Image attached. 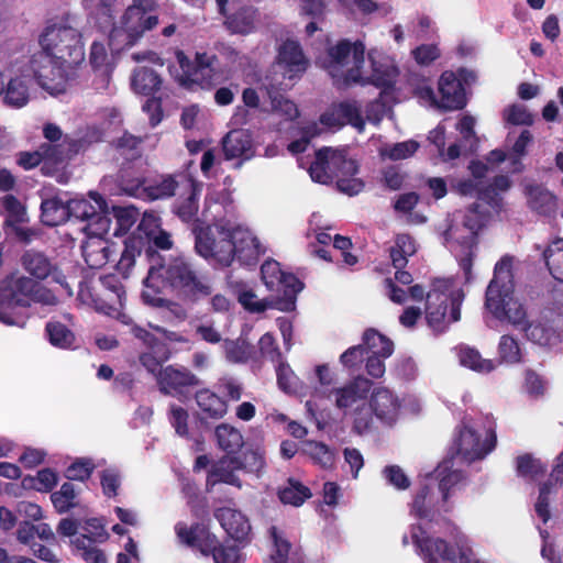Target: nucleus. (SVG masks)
I'll list each match as a JSON object with an SVG mask.
<instances>
[{
	"mask_svg": "<svg viewBox=\"0 0 563 563\" xmlns=\"http://www.w3.org/2000/svg\"><path fill=\"white\" fill-rule=\"evenodd\" d=\"M452 286L451 279L434 278L426 295V320L434 331L443 332L448 324L461 319L464 292L453 290Z\"/></svg>",
	"mask_w": 563,
	"mask_h": 563,
	"instance_id": "obj_6",
	"label": "nucleus"
},
{
	"mask_svg": "<svg viewBox=\"0 0 563 563\" xmlns=\"http://www.w3.org/2000/svg\"><path fill=\"white\" fill-rule=\"evenodd\" d=\"M456 355L462 366L474 372L490 373L495 369V364L492 360L483 358L478 350L470 345H459L456 347Z\"/></svg>",
	"mask_w": 563,
	"mask_h": 563,
	"instance_id": "obj_36",
	"label": "nucleus"
},
{
	"mask_svg": "<svg viewBox=\"0 0 563 563\" xmlns=\"http://www.w3.org/2000/svg\"><path fill=\"white\" fill-rule=\"evenodd\" d=\"M29 81L30 79L25 76L12 78L3 89L4 103L13 108L24 107L30 97Z\"/></svg>",
	"mask_w": 563,
	"mask_h": 563,
	"instance_id": "obj_38",
	"label": "nucleus"
},
{
	"mask_svg": "<svg viewBox=\"0 0 563 563\" xmlns=\"http://www.w3.org/2000/svg\"><path fill=\"white\" fill-rule=\"evenodd\" d=\"M269 533L275 548L272 554L273 561L275 563H286L290 550V543L284 538L283 533L276 527H272L269 529Z\"/></svg>",
	"mask_w": 563,
	"mask_h": 563,
	"instance_id": "obj_59",
	"label": "nucleus"
},
{
	"mask_svg": "<svg viewBox=\"0 0 563 563\" xmlns=\"http://www.w3.org/2000/svg\"><path fill=\"white\" fill-rule=\"evenodd\" d=\"M89 201L84 198L69 200L70 218L86 221L82 230L86 234H106L110 230L111 219L104 200L96 192H90Z\"/></svg>",
	"mask_w": 563,
	"mask_h": 563,
	"instance_id": "obj_11",
	"label": "nucleus"
},
{
	"mask_svg": "<svg viewBox=\"0 0 563 563\" xmlns=\"http://www.w3.org/2000/svg\"><path fill=\"white\" fill-rule=\"evenodd\" d=\"M440 101L438 107L446 111L462 110L467 104L465 87L452 70L441 74L438 82Z\"/></svg>",
	"mask_w": 563,
	"mask_h": 563,
	"instance_id": "obj_17",
	"label": "nucleus"
},
{
	"mask_svg": "<svg viewBox=\"0 0 563 563\" xmlns=\"http://www.w3.org/2000/svg\"><path fill=\"white\" fill-rule=\"evenodd\" d=\"M336 154H341V150L330 147L321 148L316 153V159L309 168V174L313 181L327 185L333 179L336 180V168L338 170L341 169L339 164L331 163Z\"/></svg>",
	"mask_w": 563,
	"mask_h": 563,
	"instance_id": "obj_24",
	"label": "nucleus"
},
{
	"mask_svg": "<svg viewBox=\"0 0 563 563\" xmlns=\"http://www.w3.org/2000/svg\"><path fill=\"white\" fill-rule=\"evenodd\" d=\"M89 62L96 69H101L104 80L109 81L108 54L103 43L95 41L90 48Z\"/></svg>",
	"mask_w": 563,
	"mask_h": 563,
	"instance_id": "obj_56",
	"label": "nucleus"
},
{
	"mask_svg": "<svg viewBox=\"0 0 563 563\" xmlns=\"http://www.w3.org/2000/svg\"><path fill=\"white\" fill-rule=\"evenodd\" d=\"M198 407L211 418H221L227 413L225 401L209 389L199 390L196 394Z\"/></svg>",
	"mask_w": 563,
	"mask_h": 563,
	"instance_id": "obj_41",
	"label": "nucleus"
},
{
	"mask_svg": "<svg viewBox=\"0 0 563 563\" xmlns=\"http://www.w3.org/2000/svg\"><path fill=\"white\" fill-rule=\"evenodd\" d=\"M40 44L42 52L31 59L34 76L51 93H60L85 60L79 21L71 15L55 21L45 29Z\"/></svg>",
	"mask_w": 563,
	"mask_h": 563,
	"instance_id": "obj_1",
	"label": "nucleus"
},
{
	"mask_svg": "<svg viewBox=\"0 0 563 563\" xmlns=\"http://www.w3.org/2000/svg\"><path fill=\"white\" fill-rule=\"evenodd\" d=\"M157 385L161 393L183 398L186 397V388L198 386L199 379L186 368L167 366L158 372Z\"/></svg>",
	"mask_w": 563,
	"mask_h": 563,
	"instance_id": "obj_15",
	"label": "nucleus"
},
{
	"mask_svg": "<svg viewBox=\"0 0 563 563\" xmlns=\"http://www.w3.org/2000/svg\"><path fill=\"white\" fill-rule=\"evenodd\" d=\"M371 382L364 377H356L341 388H335L332 394L335 397V406L339 409H347L360 401H364L371 390Z\"/></svg>",
	"mask_w": 563,
	"mask_h": 563,
	"instance_id": "obj_25",
	"label": "nucleus"
},
{
	"mask_svg": "<svg viewBox=\"0 0 563 563\" xmlns=\"http://www.w3.org/2000/svg\"><path fill=\"white\" fill-rule=\"evenodd\" d=\"M41 209L42 221L49 227L62 224L70 218L69 201L64 202L57 197L44 200Z\"/></svg>",
	"mask_w": 563,
	"mask_h": 563,
	"instance_id": "obj_35",
	"label": "nucleus"
},
{
	"mask_svg": "<svg viewBox=\"0 0 563 563\" xmlns=\"http://www.w3.org/2000/svg\"><path fill=\"white\" fill-rule=\"evenodd\" d=\"M488 214L479 210L478 203H473L466 210L462 225L448 221L446 228L441 233L443 244L456 242L463 247H476L478 233L486 225Z\"/></svg>",
	"mask_w": 563,
	"mask_h": 563,
	"instance_id": "obj_12",
	"label": "nucleus"
},
{
	"mask_svg": "<svg viewBox=\"0 0 563 563\" xmlns=\"http://www.w3.org/2000/svg\"><path fill=\"white\" fill-rule=\"evenodd\" d=\"M162 79L152 68L139 67L131 76V88L135 93L150 96L161 88Z\"/></svg>",
	"mask_w": 563,
	"mask_h": 563,
	"instance_id": "obj_33",
	"label": "nucleus"
},
{
	"mask_svg": "<svg viewBox=\"0 0 563 563\" xmlns=\"http://www.w3.org/2000/svg\"><path fill=\"white\" fill-rule=\"evenodd\" d=\"M306 451L323 467L330 466L333 462V454L330 452L329 448L321 442H307Z\"/></svg>",
	"mask_w": 563,
	"mask_h": 563,
	"instance_id": "obj_61",
	"label": "nucleus"
},
{
	"mask_svg": "<svg viewBox=\"0 0 563 563\" xmlns=\"http://www.w3.org/2000/svg\"><path fill=\"white\" fill-rule=\"evenodd\" d=\"M363 341L368 354L366 362L367 373L373 377H382L385 373L384 360L387 352V342L384 335L373 329H368L363 335Z\"/></svg>",
	"mask_w": 563,
	"mask_h": 563,
	"instance_id": "obj_21",
	"label": "nucleus"
},
{
	"mask_svg": "<svg viewBox=\"0 0 563 563\" xmlns=\"http://www.w3.org/2000/svg\"><path fill=\"white\" fill-rule=\"evenodd\" d=\"M542 255L552 277L563 283V239L553 240Z\"/></svg>",
	"mask_w": 563,
	"mask_h": 563,
	"instance_id": "obj_39",
	"label": "nucleus"
},
{
	"mask_svg": "<svg viewBox=\"0 0 563 563\" xmlns=\"http://www.w3.org/2000/svg\"><path fill=\"white\" fill-rule=\"evenodd\" d=\"M497 444V435L494 429H488L485 440L482 442L476 430L465 421L457 428V435L453 443L454 454L461 456L467 463L484 459Z\"/></svg>",
	"mask_w": 563,
	"mask_h": 563,
	"instance_id": "obj_13",
	"label": "nucleus"
},
{
	"mask_svg": "<svg viewBox=\"0 0 563 563\" xmlns=\"http://www.w3.org/2000/svg\"><path fill=\"white\" fill-rule=\"evenodd\" d=\"M529 208L540 216H552L558 209V198L541 185H528L525 188Z\"/></svg>",
	"mask_w": 563,
	"mask_h": 563,
	"instance_id": "obj_28",
	"label": "nucleus"
},
{
	"mask_svg": "<svg viewBox=\"0 0 563 563\" xmlns=\"http://www.w3.org/2000/svg\"><path fill=\"white\" fill-rule=\"evenodd\" d=\"M175 531L180 542L200 550L203 554L212 553L216 563H235L239 560L235 547L219 545L216 536L201 525L188 528L185 523L178 522Z\"/></svg>",
	"mask_w": 563,
	"mask_h": 563,
	"instance_id": "obj_9",
	"label": "nucleus"
},
{
	"mask_svg": "<svg viewBox=\"0 0 563 563\" xmlns=\"http://www.w3.org/2000/svg\"><path fill=\"white\" fill-rule=\"evenodd\" d=\"M331 163L339 164L336 169V187L338 189L349 196L357 195L363 189V181L355 178L357 173V165L354 159L347 157L346 151L341 150V154H336Z\"/></svg>",
	"mask_w": 563,
	"mask_h": 563,
	"instance_id": "obj_22",
	"label": "nucleus"
},
{
	"mask_svg": "<svg viewBox=\"0 0 563 563\" xmlns=\"http://www.w3.org/2000/svg\"><path fill=\"white\" fill-rule=\"evenodd\" d=\"M102 235L87 234V239L81 245L85 262L93 269L103 267L109 261V242Z\"/></svg>",
	"mask_w": 563,
	"mask_h": 563,
	"instance_id": "obj_27",
	"label": "nucleus"
},
{
	"mask_svg": "<svg viewBox=\"0 0 563 563\" xmlns=\"http://www.w3.org/2000/svg\"><path fill=\"white\" fill-rule=\"evenodd\" d=\"M95 468L89 459H79L67 468V477L71 481H81L89 478Z\"/></svg>",
	"mask_w": 563,
	"mask_h": 563,
	"instance_id": "obj_62",
	"label": "nucleus"
},
{
	"mask_svg": "<svg viewBox=\"0 0 563 563\" xmlns=\"http://www.w3.org/2000/svg\"><path fill=\"white\" fill-rule=\"evenodd\" d=\"M82 531L84 532L73 541L75 548H84L86 543L102 542L108 538L103 525L97 518L87 519Z\"/></svg>",
	"mask_w": 563,
	"mask_h": 563,
	"instance_id": "obj_43",
	"label": "nucleus"
},
{
	"mask_svg": "<svg viewBox=\"0 0 563 563\" xmlns=\"http://www.w3.org/2000/svg\"><path fill=\"white\" fill-rule=\"evenodd\" d=\"M498 355L501 363L517 364L521 362V349L517 339L510 334H504L499 339Z\"/></svg>",
	"mask_w": 563,
	"mask_h": 563,
	"instance_id": "obj_47",
	"label": "nucleus"
},
{
	"mask_svg": "<svg viewBox=\"0 0 563 563\" xmlns=\"http://www.w3.org/2000/svg\"><path fill=\"white\" fill-rule=\"evenodd\" d=\"M224 351L227 358L232 363H245L254 356L253 346L244 338L225 340Z\"/></svg>",
	"mask_w": 563,
	"mask_h": 563,
	"instance_id": "obj_44",
	"label": "nucleus"
},
{
	"mask_svg": "<svg viewBox=\"0 0 563 563\" xmlns=\"http://www.w3.org/2000/svg\"><path fill=\"white\" fill-rule=\"evenodd\" d=\"M417 64L428 66L440 57V49L435 44H421L411 52Z\"/></svg>",
	"mask_w": 563,
	"mask_h": 563,
	"instance_id": "obj_63",
	"label": "nucleus"
},
{
	"mask_svg": "<svg viewBox=\"0 0 563 563\" xmlns=\"http://www.w3.org/2000/svg\"><path fill=\"white\" fill-rule=\"evenodd\" d=\"M278 496L284 504L300 506L306 499L311 497V493L308 487L299 482L289 479L287 485L279 489Z\"/></svg>",
	"mask_w": 563,
	"mask_h": 563,
	"instance_id": "obj_45",
	"label": "nucleus"
},
{
	"mask_svg": "<svg viewBox=\"0 0 563 563\" xmlns=\"http://www.w3.org/2000/svg\"><path fill=\"white\" fill-rule=\"evenodd\" d=\"M271 111L285 121H292L299 115L297 104L283 95L271 96Z\"/></svg>",
	"mask_w": 563,
	"mask_h": 563,
	"instance_id": "obj_49",
	"label": "nucleus"
},
{
	"mask_svg": "<svg viewBox=\"0 0 563 563\" xmlns=\"http://www.w3.org/2000/svg\"><path fill=\"white\" fill-rule=\"evenodd\" d=\"M238 463L239 457L236 456H228L218 461L212 465L209 472L207 479L208 485L213 486L218 483H225L241 488L242 483L238 476V472H240L241 468H239Z\"/></svg>",
	"mask_w": 563,
	"mask_h": 563,
	"instance_id": "obj_29",
	"label": "nucleus"
},
{
	"mask_svg": "<svg viewBox=\"0 0 563 563\" xmlns=\"http://www.w3.org/2000/svg\"><path fill=\"white\" fill-rule=\"evenodd\" d=\"M416 242L409 234H398L395 240V246L389 247V260L393 267L406 266L408 257L416 253Z\"/></svg>",
	"mask_w": 563,
	"mask_h": 563,
	"instance_id": "obj_40",
	"label": "nucleus"
},
{
	"mask_svg": "<svg viewBox=\"0 0 563 563\" xmlns=\"http://www.w3.org/2000/svg\"><path fill=\"white\" fill-rule=\"evenodd\" d=\"M177 181L170 177H164L159 183L150 186L146 190L151 199H164L172 197L177 188Z\"/></svg>",
	"mask_w": 563,
	"mask_h": 563,
	"instance_id": "obj_60",
	"label": "nucleus"
},
{
	"mask_svg": "<svg viewBox=\"0 0 563 563\" xmlns=\"http://www.w3.org/2000/svg\"><path fill=\"white\" fill-rule=\"evenodd\" d=\"M320 122L328 128H341L351 124L358 132L364 129V120L361 117L360 108L355 102L349 101L333 104L321 115Z\"/></svg>",
	"mask_w": 563,
	"mask_h": 563,
	"instance_id": "obj_19",
	"label": "nucleus"
},
{
	"mask_svg": "<svg viewBox=\"0 0 563 563\" xmlns=\"http://www.w3.org/2000/svg\"><path fill=\"white\" fill-rule=\"evenodd\" d=\"M222 148L225 159H249L253 156L251 134L245 130H232L222 140Z\"/></svg>",
	"mask_w": 563,
	"mask_h": 563,
	"instance_id": "obj_26",
	"label": "nucleus"
},
{
	"mask_svg": "<svg viewBox=\"0 0 563 563\" xmlns=\"http://www.w3.org/2000/svg\"><path fill=\"white\" fill-rule=\"evenodd\" d=\"M308 64L309 60L297 41L286 40L278 47L276 67L279 68L284 77L292 79L300 76L306 71Z\"/></svg>",
	"mask_w": 563,
	"mask_h": 563,
	"instance_id": "obj_16",
	"label": "nucleus"
},
{
	"mask_svg": "<svg viewBox=\"0 0 563 563\" xmlns=\"http://www.w3.org/2000/svg\"><path fill=\"white\" fill-rule=\"evenodd\" d=\"M140 145L141 139L129 133H124L115 142L117 151L126 161H133L141 155Z\"/></svg>",
	"mask_w": 563,
	"mask_h": 563,
	"instance_id": "obj_51",
	"label": "nucleus"
},
{
	"mask_svg": "<svg viewBox=\"0 0 563 563\" xmlns=\"http://www.w3.org/2000/svg\"><path fill=\"white\" fill-rule=\"evenodd\" d=\"M176 57L184 73L181 84L186 85L187 82H191L202 85L211 77V66L214 60L213 56L206 53L197 54L195 64H191L183 52H177Z\"/></svg>",
	"mask_w": 563,
	"mask_h": 563,
	"instance_id": "obj_23",
	"label": "nucleus"
},
{
	"mask_svg": "<svg viewBox=\"0 0 563 563\" xmlns=\"http://www.w3.org/2000/svg\"><path fill=\"white\" fill-rule=\"evenodd\" d=\"M512 258L501 257L495 265L494 277L485 292V308L498 321H508L515 327L523 325L526 336L534 344L552 347L563 342V328L549 320L527 322V311L515 297L511 274Z\"/></svg>",
	"mask_w": 563,
	"mask_h": 563,
	"instance_id": "obj_2",
	"label": "nucleus"
},
{
	"mask_svg": "<svg viewBox=\"0 0 563 563\" xmlns=\"http://www.w3.org/2000/svg\"><path fill=\"white\" fill-rule=\"evenodd\" d=\"M190 189V196L178 208V216L185 220H191L198 211L197 196L201 192V185L192 181L187 183Z\"/></svg>",
	"mask_w": 563,
	"mask_h": 563,
	"instance_id": "obj_53",
	"label": "nucleus"
},
{
	"mask_svg": "<svg viewBox=\"0 0 563 563\" xmlns=\"http://www.w3.org/2000/svg\"><path fill=\"white\" fill-rule=\"evenodd\" d=\"M161 280L164 287L198 300L211 295L212 287L207 277L200 276L192 264L184 256H170L162 264L151 265L144 280L142 291L143 301L152 307L165 308L178 319H185L186 312L176 302L159 295L156 282Z\"/></svg>",
	"mask_w": 563,
	"mask_h": 563,
	"instance_id": "obj_4",
	"label": "nucleus"
},
{
	"mask_svg": "<svg viewBox=\"0 0 563 563\" xmlns=\"http://www.w3.org/2000/svg\"><path fill=\"white\" fill-rule=\"evenodd\" d=\"M76 492L71 483H64L58 492L52 495V501L58 512H66L75 506Z\"/></svg>",
	"mask_w": 563,
	"mask_h": 563,
	"instance_id": "obj_52",
	"label": "nucleus"
},
{
	"mask_svg": "<svg viewBox=\"0 0 563 563\" xmlns=\"http://www.w3.org/2000/svg\"><path fill=\"white\" fill-rule=\"evenodd\" d=\"M214 435L218 445L229 453L239 451L243 446V435L236 428L222 423L216 428Z\"/></svg>",
	"mask_w": 563,
	"mask_h": 563,
	"instance_id": "obj_42",
	"label": "nucleus"
},
{
	"mask_svg": "<svg viewBox=\"0 0 563 563\" xmlns=\"http://www.w3.org/2000/svg\"><path fill=\"white\" fill-rule=\"evenodd\" d=\"M419 199V195L415 191L400 194L396 197L393 208L397 213L411 218V212L417 207Z\"/></svg>",
	"mask_w": 563,
	"mask_h": 563,
	"instance_id": "obj_64",
	"label": "nucleus"
},
{
	"mask_svg": "<svg viewBox=\"0 0 563 563\" xmlns=\"http://www.w3.org/2000/svg\"><path fill=\"white\" fill-rule=\"evenodd\" d=\"M262 279L271 290L283 292V298L275 302V308L290 311L295 308L296 296L302 290L303 284L292 274L280 269L278 262L266 261L261 268Z\"/></svg>",
	"mask_w": 563,
	"mask_h": 563,
	"instance_id": "obj_10",
	"label": "nucleus"
},
{
	"mask_svg": "<svg viewBox=\"0 0 563 563\" xmlns=\"http://www.w3.org/2000/svg\"><path fill=\"white\" fill-rule=\"evenodd\" d=\"M46 332L51 344L56 347L69 349L74 344V333L60 322H48L46 324Z\"/></svg>",
	"mask_w": 563,
	"mask_h": 563,
	"instance_id": "obj_46",
	"label": "nucleus"
},
{
	"mask_svg": "<svg viewBox=\"0 0 563 563\" xmlns=\"http://www.w3.org/2000/svg\"><path fill=\"white\" fill-rule=\"evenodd\" d=\"M413 508L419 518H429L433 512L431 488L424 485L420 488L413 499Z\"/></svg>",
	"mask_w": 563,
	"mask_h": 563,
	"instance_id": "obj_57",
	"label": "nucleus"
},
{
	"mask_svg": "<svg viewBox=\"0 0 563 563\" xmlns=\"http://www.w3.org/2000/svg\"><path fill=\"white\" fill-rule=\"evenodd\" d=\"M504 119L512 125H532L533 117L523 104L514 103L505 109Z\"/></svg>",
	"mask_w": 563,
	"mask_h": 563,
	"instance_id": "obj_54",
	"label": "nucleus"
},
{
	"mask_svg": "<svg viewBox=\"0 0 563 563\" xmlns=\"http://www.w3.org/2000/svg\"><path fill=\"white\" fill-rule=\"evenodd\" d=\"M195 249L206 260L229 266L234 260L233 223L220 220L196 233Z\"/></svg>",
	"mask_w": 563,
	"mask_h": 563,
	"instance_id": "obj_7",
	"label": "nucleus"
},
{
	"mask_svg": "<svg viewBox=\"0 0 563 563\" xmlns=\"http://www.w3.org/2000/svg\"><path fill=\"white\" fill-rule=\"evenodd\" d=\"M20 263L33 280H44L49 276L59 284L64 280V276L57 266L42 252L29 250L23 253Z\"/></svg>",
	"mask_w": 563,
	"mask_h": 563,
	"instance_id": "obj_18",
	"label": "nucleus"
},
{
	"mask_svg": "<svg viewBox=\"0 0 563 563\" xmlns=\"http://www.w3.org/2000/svg\"><path fill=\"white\" fill-rule=\"evenodd\" d=\"M416 544L423 552L427 563H437L438 558L454 562L457 558L456 549L440 538L417 539Z\"/></svg>",
	"mask_w": 563,
	"mask_h": 563,
	"instance_id": "obj_31",
	"label": "nucleus"
},
{
	"mask_svg": "<svg viewBox=\"0 0 563 563\" xmlns=\"http://www.w3.org/2000/svg\"><path fill=\"white\" fill-rule=\"evenodd\" d=\"M31 302L53 306L57 303V298L32 278L11 274L0 284V322L23 327L25 317L20 310L29 307Z\"/></svg>",
	"mask_w": 563,
	"mask_h": 563,
	"instance_id": "obj_5",
	"label": "nucleus"
},
{
	"mask_svg": "<svg viewBox=\"0 0 563 563\" xmlns=\"http://www.w3.org/2000/svg\"><path fill=\"white\" fill-rule=\"evenodd\" d=\"M188 420L189 415L186 409L172 405L169 408V422L175 429V432L179 437H188L189 435V429H188Z\"/></svg>",
	"mask_w": 563,
	"mask_h": 563,
	"instance_id": "obj_58",
	"label": "nucleus"
},
{
	"mask_svg": "<svg viewBox=\"0 0 563 563\" xmlns=\"http://www.w3.org/2000/svg\"><path fill=\"white\" fill-rule=\"evenodd\" d=\"M322 132V128L319 126L318 123L311 122L308 123L301 130V136L288 145V151L292 154H298L303 152L307 148L310 140Z\"/></svg>",
	"mask_w": 563,
	"mask_h": 563,
	"instance_id": "obj_55",
	"label": "nucleus"
},
{
	"mask_svg": "<svg viewBox=\"0 0 563 563\" xmlns=\"http://www.w3.org/2000/svg\"><path fill=\"white\" fill-rule=\"evenodd\" d=\"M420 410V402L416 396L405 394L399 397L389 393V428L399 420L418 416Z\"/></svg>",
	"mask_w": 563,
	"mask_h": 563,
	"instance_id": "obj_32",
	"label": "nucleus"
},
{
	"mask_svg": "<svg viewBox=\"0 0 563 563\" xmlns=\"http://www.w3.org/2000/svg\"><path fill=\"white\" fill-rule=\"evenodd\" d=\"M452 460H444L434 471L435 478L439 481V490L442 494V500L448 501L450 490L460 484L464 478V473L460 470H452Z\"/></svg>",
	"mask_w": 563,
	"mask_h": 563,
	"instance_id": "obj_34",
	"label": "nucleus"
},
{
	"mask_svg": "<svg viewBox=\"0 0 563 563\" xmlns=\"http://www.w3.org/2000/svg\"><path fill=\"white\" fill-rule=\"evenodd\" d=\"M214 516L227 533L235 540H243L251 530L249 520L235 509L220 508Z\"/></svg>",
	"mask_w": 563,
	"mask_h": 563,
	"instance_id": "obj_30",
	"label": "nucleus"
},
{
	"mask_svg": "<svg viewBox=\"0 0 563 563\" xmlns=\"http://www.w3.org/2000/svg\"><path fill=\"white\" fill-rule=\"evenodd\" d=\"M157 23L156 15L142 13L136 7H128L110 32L111 49L119 52L134 45L145 32L154 29Z\"/></svg>",
	"mask_w": 563,
	"mask_h": 563,
	"instance_id": "obj_8",
	"label": "nucleus"
},
{
	"mask_svg": "<svg viewBox=\"0 0 563 563\" xmlns=\"http://www.w3.org/2000/svg\"><path fill=\"white\" fill-rule=\"evenodd\" d=\"M239 457V468L246 473H260L265 467L264 452L260 449L245 451Z\"/></svg>",
	"mask_w": 563,
	"mask_h": 563,
	"instance_id": "obj_50",
	"label": "nucleus"
},
{
	"mask_svg": "<svg viewBox=\"0 0 563 563\" xmlns=\"http://www.w3.org/2000/svg\"><path fill=\"white\" fill-rule=\"evenodd\" d=\"M84 146L81 140L73 136H65L62 143H43L41 153L44 158L42 169L45 174H53L63 168L68 161L77 155Z\"/></svg>",
	"mask_w": 563,
	"mask_h": 563,
	"instance_id": "obj_14",
	"label": "nucleus"
},
{
	"mask_svg": "<svg viewBox=\"0 0 563 563\" xmlns=\"http://www.w3.org/2000/svg\"><path fill=\"white\" fill-rule=\"evenodd\" d=\"M234 257L243 264H253L265 252L258 239L247 229L233 224Z\"/></svg>",
	"mask_w": 563,
	"mask_h": 563,
	"instance_id": "obj_20",
	"label": "nucleus"
},
{
	"mask_svg": "<svg viewBox=\"0 0 563 563\" xmlns=\"http://www.w3.org/2000/svg\"><path fill=\"white\" fill-rule=\"evenodd\" d=\"M515 466L519 477L530 481H537L543 477L548 471V465L532 453L518 455L515 460Z\"/></svg>",
	"mask_w": 563,
	"mask_h": 563,
	"instance_id": "obj_37",
	"label": "nucleus"
},
{
	"mask_svg": "<svg viewBox=\"0 0 563 563\" xmlns=\"http://www.w3.org/2000/svg\"><path fill=\"white\" fill-rule=\"evenodd\" d=\"M151 225H154L155 229L146 231L148 242L157 249L169 250L173 246L170 235L166 231L157 228L155 217H145L140 224L144 230H147Z\"/></svg>",
	"mask_w": 563,
	"mask_h": 563,
	"instance_id": "obj_48",
	"label": "nucleus"
},
{
	"mask_svg": "<svg viewBox=\"0 0 563 563\" xmlns=\"http://www.w3.org/2000/svg\"><path fill=\"white\" fill-rule=\"evenodd\" d=\"M365 46L362 42L342 40L328 48L322 67L338 87L352 85H372L380 90L383 97L387 90V65L383 51L372 48L365 65Z\"/></svg>",
	"mask_w": 563,
	"mask_h": 563,
	"instance_id": "obj_3",
	"label": "nucleus"
}]
</instances>
